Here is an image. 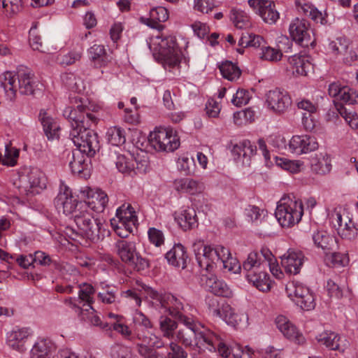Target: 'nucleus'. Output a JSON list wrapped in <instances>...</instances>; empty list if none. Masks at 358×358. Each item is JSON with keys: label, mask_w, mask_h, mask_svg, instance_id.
<instances>
[{"label": "nucleus", "mask_w": 358, "mask_h": 358, "mask_svg": "<svg viewBox=\"0 0 358 358\" xmlns=\"http://www.w3.org/2000/svg\"><path fill=\"white\" fill-rule=\"evenodd\" d=\"M316 339L320 344L325 345L330 350H343L341 348L342 338L335 332L325 331L317 336Z\"/></svg>", "instance_id": "obj_42"}, {"label": "nucleus", "mask_w": 358, "mask_h": 358, "mask_svg": "<svg viewBox=\"0 0 358 358\" xmlns=\"http://www.w3.org/2000/svg\"><path fill=\"white\" fill-rule=\"evenodd\" d=\"M309 289L308 286L296 280L289 281L285 285V293L294 305Z\"/></svg>", "instance_id": "obj_44"}, {"label": "nucleus", "mask_w": 358, "mask_h": 358, "mask_svg": "<svg viewBox=\"0 0 358 358\" xmlns=\"http://www.w3.org/2000/svg\"><path fill=\"white\" fill-rule=\"evenodd\" d=\"M93 210L89 209L87 204L80 203L79 208L73 216L77 226L78 231L74 233L73 229H67L66 234L72 239H76L77 234H80L92 241L99 239L104 236L105 229L100 220L96 219Z\"/></svg>", "instance_id": "obj_4"}, {"label": "nucleus", "mask_w": 358, "mask_h": 358, "mask_svg": "<svg viewBox=\"0 0 358 358\" xmlns=\"http://www.w3.org/2000/svg\"><path fill=\"white\" fill-rule=\"evenodd\" d=\"M94 293L95 289L90 284L83 283L79 286V300L83 303V306L92 305L94 302Z\"/></svg>", "instance_id": "obj_58"}, {"label": "nucleus", "mask_w": 358, "mask_h": 358, "mask_svg": "<svg viewBox=\"0 0 358 358\" xmlns=\"http://www.w3.org/2000/svg\"><path fill=\"white\" fill-rule=\"evenodd\" d=\"M208 313L213 317L219 318L227 325L238 330H245L249 325V316L245 312L235 313L231 306L215 297L206 299Z\"/></svg>", "instance_id": "obj_5"}, {"label": "nucleus", "mask_w": 358, "mask_h": 358, "mask_svg": "<svg viewBox=\"0 0 358 358\" xmlns=\"http://www.w3.org/2000/svg\"><path fill=\"white\" fill-rule=\"evenodd\" d=\"M188 258L185 247L180 244H175L166 254V259L169 263L176 267L184 268Z\"/></svg>", "instance_id": "obj_35"}, {"label": "nucleus", "mask_w": 358, "mask_h": 358, "mask_svg": "<svg viewBox=\"0 0 358 358\" xmlns=\"http://www.w3.org/2000/svg\"><path fill=\"white\" fill-rule=\"evenodd\" d=\"M32 336V331L28 327H15L6 334V344L12 350L24 352L27 343Z\"/></svg>", "instance_id": "obj_20"}, {"label": "nucleus", "mask_w": 358, "mask_h": 358, "mask_svg": "<svg viewBox=\"0 0 358 358\" xmlns=\"http://www.w3.org/2000/svg\"><path fill=\"white\" fill-rule=\"evenodd\" d=\"M69 166L75 174H80L88 166L87 157L85 153L74 151L72 160L69 162Z\"/></svg>", "instance_id": "obj_52"}, {"label": "nucleus", "mask_w": 358, "mask_h": 358, "mask_svg": "<svg viewBox=\"0 0 358 358\" xmlns=\"http://www.w3.org/2000/svg\"><path fill=\"white\" fill-rule=\"evenodd\" d=\"M303 215V203L294 196L284 195L277 203L275 216L283 228H291L297 224Z\"/></svg>", "instance_id": "obj_6"}, {"label": "nucleus", "mask_w": 358, "mask_h": 358, "mask_svg": "<svg viewBox=\"0 0 358 358\" xmlns=\"http://www.w3.org/2000/svg\"><path fill=\"white\" fill-rule=\"evenodd\" d=\"M108 143L114 146H120L126 141L125 131L118 127H110L106 133Z\"/></svg>", "instance_id": "obj_55"}, {"label": "nucleus", "mask_w": 358, "mask_h": 358, "mask_svg": "<svg viewBox=\"0 0 358 358\" xmlns=\"http://www.w3.org/2000/svg\"><path fill=\"white\" fill-rule=\"evenodd\" d=\"M179 322L185 326V328L180 329L177 331V340L185 346H191L192 345L193 340L194 339L195 345L199 349H202L203 345L199 343L200 340L199 337L201 334L206 332L208 329L198 331L197 322L193 315L189 317H184Z\"/></svg>", "instance_id": "obj_17"}, {"label": "nucleus", "mask_w": 358, "mask_h": 358, "mask_svg": "<svg viewBox=\"0 0 358 358\" xmlns=\"http://www.w3.org/2000/svg\"><path fill=\"white\" fill-rule=\"evenodd\" d=\"M282 52L278 47H271L269 45H262L260 48L259 56L262 60L278 62L282 57Z\"/></svg>", "instance_id": "obj_50"}, {"label": "nucleus", "mask_w": 358, "mask_h": 358, "mask_svg": "<svg viewBox=\"0 0 358 358\" xmlns=\"http://www.w3.org/2000/svg\"><path fill=\"white\" fill-rule=\"evenodd\" d=\"M305 261V256L302 252L294 249H289L281 257V265L288 274H298Z\"/></svg>", "instance_id": "obj_24"}, {"label": "nucleus", "mask_w": 358, "mask_h": 358, "mask_svg": "<svg viewBox=\"0 0 358 358\" xmlns=\"http://www.w3.org/2000/svg\"><path fill=\"white\" fill-rule=\"evenodd\" d=\"M19 71H6L0 76V83L8 99L13 100L17 92Z\"/></svg>", "instance_id": "obj_32"}, {"label": "nucleus", "mask_w": 358, "mask_h": 358, "mask_svg": "<svg viewBox=\"0 0 358 358\" xmlns=\"http://www.w3.org/2000/svg\"><path fill=\"white\" fill-rule=\"evenodd\" d=\"M288 68L294 77L308 76L313 69L311 58L307 55H294L288 58Z\"/></svg>", "instance_id": "obj_25"}, {"label": "nucleus", "mask_w": 358, "mask_h": 358, "mask_svg": "<svg viewBox=\"0 0 358 358\" xmlns=\"http://www.w3.org/2000/svg\"><path fill=\"white\" fill-rule=\"evenodd\" d=\"M43 85L40 83L29 70L19 71L17 91L23 94H34L37 90H42Z\"/></svg>", "instance_id": "obj_27"}, {"label": "nucleus", "mask_w": 358, "mask_h": 358, "mask_svg": "<svg viewBox=\"0 0 358 358\" xmlns=\"http://www.w3.org/2000/svg\"><path fill=\"white\" fill-rule=\"evenodd\" d=\"M266 104L273 113L281 114L291 106L292 99L285 90L275 88L266 94Z\"/></svg>", "instance_id": "obj_18"}, {"label": "nucleus", "mask_w": 358, "mask_h": 358, "mask_svg": "<svg viewBox=\"0 0 358 358\" xmlns=\"http://www.w3.org/2000/svg\"><path fill=\"white\" fill-rule=\"evenodd\" d=\"M137 287H132L121 292V296L122 298L128 299L132 303V305L135 307H140L141 306L142 299L141 296H144L147 300V293L145 287H150L145 284L140 283L138 281L136 282Z\"/></svg>", "instance_id": "obj_38"}, {"label": "nucleus", "mask_w": 358, "mask_h": 358, "mask_svg": "<svg viewBox=\"0 0 358 358\" xmlns=\"http://www.w3.org/2000/svg\"><path fill=\"white\" fill-rule=\"evenodd\" d=\"M245 215L248 221L257 225L267 215V212L264 209H261L256 206H248L245 209Z\"/></svg>", "instance_id": "obj_57"}, {"label": "nucleus", "mask_w": 358, "mask_h": 358, "mask_svg": "<svg viewBox=\"0 0 358 358\" xmlns=\"http://www.w3.org/2000/svg\"><path fill=\"white\" fill-rule=\"evenodd\" d=\"M193 251L199 266L206 272L218 268L222 258L227 255V248L221 245H208L199 240L193 244Z\"/></svg>", "instance_id": "obj_7"}, {"label": "nucleus", "mask_w": 358, "mask_h": 358, "mask_svg": "<svg viewBox=\"0 0 358 358\" xmlns=\"http://www.w3.org/2000/svg\"><path fill=\"white\" fill-rule=\"evenodd\" d=\"M110 356L112 358H134L130 348L119 344L111 347Z\"/></svg>", "instance_id": "obj_64"}, {"label": "nucleus", "mask_w": 358, "mask_h": 358, "mask_svg": "<svg viewBox=\"0 0 358 358\" xmlns=\"http://www.w3.org/2000/svg\"><path fill=\"white\" fill-rule=\"evenodd\" d=\"M138 222L136 211L129 203H124L116 210L115 216L110 220V225L116 234L127 238Z\"/></svg>", "instance_id": "obj_9"}, {"label": "nucleus", "mask_w": 358, "mask_h": 358, "mask_svg": "<svg viewBox=\"0 0 358 358\" xmlns=\"http://www.w3.org/2000/svg\"><path fill=\"white\" fill-rule=\"evenodd\" d=\"M83 53V48L82 45H77L67 53L59 55L57 57V62L61 65H72L81 59Z\"/></svg>", "instance_id": "obj_48"}, {"label": "nucleus", "mask_w": 358, "mask_h": 358, "mask_svg": "<svg viewBox=\"0 0 358 358\" xmlns=\"http://www.w3.org/2000/svg\"><path fill=\"white\" fill-rule=\"evenodd\" d=\"M38 119L43 126V131L48 140L58 139L60 126L58 120L53 117L49 110L41 109Z\"/></svg>", "instance_id": "obj_26"}, {"label": "nucleus", "mask_w": 358, "mask_h": 358, "mask_svg": "<svg viewBox=\"0 0 358 358\" xmlns=\"http://www.w3.org/2000/svg\"><path fill=\"white\" fill-rule=\"evenodd\" d=\"M275 165L291 173H299L304 169V162L300 159H289L285 157H274Z\"/></svg>", "instance_id": "obj_41"}, {"label": "nucleus", "mask_w": 358, "mask_h": 358, "mask_svg": "<svg viewBox=\"0 0 358 358\" xmlns=\"http://www.w3.org/2000/svg\"><path fill=\"white\" fill-rule=\"evenodd\" d=\"M201 284L215 295L223 297H230L232 295V292L226 282L218 279L210 271L201 274Z\"/></svg>", "instance_id": "obj_23"}, {"label": "nucleus", "mask_w": 358, "mask_h": 358, "mask_svg": "<svg viewBox=\"0 0 358 358\" xmlns=\"http://www.w3.org/2000/svg\"><path fill=\"white\" fill-rule=\"evenodd\" d=\"M80 203L73 194L71 189L63 181L60 182L59 192L54 200V204L58 212H62L66 216H73L79 208Z\"/></svg>", "instance_id": "obj_13"}, {"label": "nucleus", "mask_w": 358, "mask_h": 358, "mask_svg": "<svg viewBox=\"0 0 358 358\" xmlns=\"http://www.w3.org/2000/svg\"><path fill=\"white\" fill-rule=\"evenodd\" d=\"M277 329L287 339L294 343L302 345L306 339L303 334L297 327L285 316L278 315L275 320Z\"/></svg>", "instance_id": "obj_22"}, {"label": "nucleus", "mask_w": 358, "mask_h": 358, "mask_svg": "<svg viewBox=\"0 0 358 358\" xmlns=\"http://www.w3.org/2000/svg\"><path fill=\"white\" fill-rule=\"evenodd\" d=\"M56 349L48 338H38L30 350V358H50Z\"/></svg>", "instance_id": "obj_29"}, {"label": "nucleus", "mask_w": 358, "mask_h": 358, "mask_svg": "<svg viewBox=\"0 0 358 358\" xmlns=\"http://www.w3.org/2000/svg\"><path fill=\"white\" fill-rule=\"evenodd\" d=\"M317 138L310 134H295L289 140L287 145L288 151L296 156L308 155L319 148Z\"/></svg>", "instance_id": "obj_15"}, {"label": "nucleus", "mask_w": 358, "mask_h": 358, "mask_svg": "<svg viewBox=\"0 0 358 358\" xmlns=\"http://www.w3.org/2000/svg\"><path fill=\"white\" fill-rule=\"evenodd\" d=\"M19 155V149L12 146L11 144H6L3 155L0 152V164L6 166H14L17 163Z\"/></svg>", "instance_id": "obj_49"}, {"label": "nucleus", "mask_w": 358, "mask_h": 358, "mask_svg": "<svg viewBox=\"0 0 358 358\" xmlns=\"http://www.w3.org/2000/svg\"><path fill=\"white\" fill-rule=\"evenodd\" d=\"M289 31L293 41L299 45L303 47L315 45L313 30L306 20L299 17L294 18L289 24Z\"/></svg>", "instance_id": "obj_16"}, {"label": "nucleus", "mask_w": 358, "mask_h": 358, "mask_svg": "<svg viewBox=\"0 0 358 358\" xmlns=\"http://www.w3.org/2000/svg\"><path fill=\"white\" fill-rule=\"evenodd\" d=\"M219 69L222 76L230 81L236 80L241 74L239 67L230 61L222 62Z\"/></svg>", "instance_id": "obj_51"}, {"label": "nucleus", "mask_w": 358, "mask_h": 358, "mask_svg": "<svg viewBox=\"0 0 358 358\" xmlns=\"http://www.w3.org/2000/svg\"><path fill=\"white\" fill-rule=\"evenodd\" d=\"M255 276L246 277L249 282L252 283L257 289L261 292H266L271 290L273 281L271 279L269 275L262 269L254 273Z\"/></svg>", "instance_id": "obj_40"}, {"label": "nucleus", "mask_w": 358, "mask_h": 358, "mask_svg": "<svg viewBox=\"0 0 358 358\" xmlns=\"http://www.w3.org/2000/svg\"><path fill=\"white\" fill-rule=\"evenodd\" d=\"M148 141L155 150L159 152H173L180 146L176 131L169 127H156L150 132Z\"/></svg>", "instance_id": "obj_10"}, {"label": "nucleus", "mask_w": 358, "mask_h": 358, "mask_svg": "<svg viewBox=\"0 0 358 358\" xmlns=\"http://www.w3.org/2000/svg\"><path fill=\"white\" fill-rule=\"evenodd\" d=\"M262 255L266 262V266H268L273 276L277 279H282L284 273L272 252L267 248H262Z\"/></svg>", "instance_id": "obj_47"}, {"label": "nucleus", "mask_w": 358, "mask_h": 358, "mask_svg": "<svg viewBox=\"0 0 358 358\" xmlns=\"http://www.w3.org/2000/svg\"><path fill=\"white\" fill-rule=\"evenodd\" d=\"M147 43L154 58L166 71L175 76L180 74V63L186 59L178 47L175 36L158 30L147 40Z\"/></svg>", "instance_id": "obj_2"}, {"label": "nucleus", "mask_w": 358, "mask_h": 358, "mask_svg": "<svg viewBox=\"0 0 358 358\" xmlns=\"http://www.w3.org/2000/svg\"><path fill=\"white\" fill-rule=\"evenodd\" d=\"M173 188L180 194H189L196 195L203 191V187L199 182L188 178H181L173 181Z\"/></svg>", "instance_id": "obj_34"}, {"label": "nucleus", "mask_w": 358, "mask_h": 358, "mask_svg": "<svg viewBox=\"0 0 358 358\" xmlns=\"http://www.w3.org/2000/svg\"><path fill=\"white\" fill-rule=\"evenodd\" d=\"M116 168L123 174L132 175L136 170L143 171V164L138 163L134 157L130 155H117L115 162Z\"/></svg>", "instance_id": "obj_30"}, {"label": "nucleus", "mask_w": 358, "mask_h": 358, "mask_svg": "<svg viewBox=\"0 0 358 358\" xmlns=\"http://www.w3.org/2000/svg\"><path fill=\"white\" fill-rule=\"evenodd\" d=\"M263 256L262 252L259 254L257 252H250L247 259L243 263V271L245 277H254V273H256L266 268V262L262 259Z\"/></svg>", "instance_id": "obj_33"}, {"label": "nucleus", "mask_w": 358, "mask_h": 358, "mask_svg": "<svg viewBox=\"0 0 358 358\" xmlns=\"http://www.w3.org/2000/svg\"><path fill=\"white\" fill-rule=\"evenodd\" d=\"M315 246L324 252L331 250L335 244V238L325 230H316L312 234Z\"/></svg>", "instance_id": "obj_37"}, {"label": "nucleus", "mask_w": 358, "mask_h": 358, "mask_svg": "<svg viewBox=\"0 0 358 358\" xmlns=\"http://www.w3.org/2000/svg\"><path fill=\"white\" fill-rule=\"evenodd\" d=\"M297 8L304 15L309 17L317 23L324 24L327 22L326 14H323L310 3H298Z\"/></svg>", "instance_id": "obj_46"}, {"label": "nucleus", "mask_w": 358, "mask_h": 358, "mask_svg": "<svg viewBox=\"0 0 358 358\" xmlns=\"http://www.w3.org/2000/svg\"><path fill=\"white\" fill-rule=\"evenodd\" d=\"M264 39L262 36L259 35H255L252 34H243L241 37L238 43L241 46L243 47H260L262 43H263Z\"/></svg>", "instance_id": "obj_63"}, {"label": "nucleus", "mask_w": 358, "mask_h": 358, "mask_svg": "<svg viewBox=\"0 0 358 358\" xmlns=\"http://www.w3.org/2000/svg\"><path fill=\"white\" fill-rule=\"evenodd\" d=\"M257 147L248 140H245L234 145L231 152L234 157L240 159L241 158L248 162L250 157L256 154Z\"/></svg>", "instance_id": "obj_43"}, {"label": "nucleus", "mask_w": 358, "mask_h": 358, "mask_svg": "<svg viewBox=\"0 0 358 358\" xmlns=\"http://www.w3.org/2000/svg\"><path fill=\"white\" fill-rule=\"evenodd\" d=\"M173 218L178 227L183 231L190 230L197 225L196 210L189 206L182 207L175 211Z\"/></svg>", "instance_id": "obj_28"}, {"label": "nucleus", "mask_w": 358, "mask_h": 358, "mask_svg": "<svg viewBox=\"0 0 358 358\" xmlns=\"http://www.w3.org/2000/svg\"><path fill=\"white\" fill-rule=\"evenodd\" d=\"M199 338V343L203 345L202 349L217 352L222 358H228L231 354L234 355V347L229 346L220 335L210 330L201 334Z\"/></svg>", "instance_id": "obj_14"}, {"label": "nucleus", "mask_w": 358, "mask_h": 358, "mask_svg": "<svg viewBox=\"0 0 358 358\" xmlns=\"http://www.w3.org/2000/svg\"><path fill=\"white\" fill-rule=\"evenodd\" d=\"M330 220L341 238L351 241L357 237L358 227L348 212L334 211L331 214Z\"/></svg>", "instance_id": "obj_12"}, {"label": "nucleus", "mask_w": 358, "mask_h": 358, "mask_svg": "<svg viewBox=\"0 0 358 358\" xmlns=\"http://www.w3.org/2000/svg\"><path fill=\"white\" fill-rule=\"evenodd\" d=\"M178 327V323L171 318L162 315L159 317V329L163 336L167 338H173L175 330Z\"/></svg>", "instance_id": "obj_59"}, {"label": "nucleus", "mask_w": 358, "mask_h": 358, "mask_svg": "<svg viewBox=\"0 0 358 358\" xmlns=\"http://www.w3.org/2000/svg\"><path fill=\"white\" fill-rule=\"evenodd\" d=\"M176 165L178 170L186 176L194 173L196 165L192 157H189L187 155L180 156L176 161Z\"/></svg>", "instance_id": "obj_54"}, {"label": "nucleus", "mask_w": 358, "mask_h": 358, "mask_svg": "<svg viewBox=\"0 0 358 358\" xmlns=\"http://www.w3.org/2000/svg\"><path fill=\"white\" fill-rule=\"evenodd\" d=\"M115 248L121 261L127 266L138 271L149 267L148 261L142 257L137 251L136 244L134 241L118 240L115 244Z\"/></svg>", "instance_id": "obj_11"}, {"label": "nucleus", "mask_w": 358, "mask_h": 358, "mask_svg": "<svg viewBox=\"0 0 358 358\" xmlns=\"http://www.w3.org/2000/svg\"><path fill=\"white\" fill-rule=\"evenodd\" d=\"M101 107L87 98L80 96L71 97L63 115L71 124L69 136L77 152L92 157L99 150L98 136L90 129L98 122V117L92 113L99 110Z\"/></svg>", "instance_id": "obj_1"}, {"label": "nucleus", "mask_w": 358, "mask_h": 358, "mask_svg": "<svg viewBox=\"0 0 358 358\" xmlns=\"http://www.w3.org/2000/svg\"><path fill=\"white\" fill-rule=\"evenodd\" d=\"M147 293V301L155 309H164L171 316L182 320L184 317L192 316L188 311L192 310L188 304H185L182 297L171 293H159L152 287H145Z\"/></svg>", "instance_id": "obj_3"}, {"label": "nucleus", "mask_w": 358, "mask_h": 358, "mask_svg": "<svg viewBox=\"0 0 358 358\" xmlns=\"http://www.w3.org/2000/svg\"><path fill=\"white\" fill-rule=\"evenodd\" d=\"M62 80L70 90L78 93H80L85 89L83 82L71 73L62 74Z\"/></svg>", "instance_id": "obj_60"}, {"label": "nucleus", "mask_w": 358, "mask_h": 358, "mask_svg": "<svg viewBox=\"0 0 358 358\" xmlns=\"http://www.w3.org/2000/svg\"><path fill=\"white\" fill-rule=\"evenodd\" d=\"M218 268L230 271L234 273H238L241 270V264L238 261L231 257L229 250L227 248V255H225L219 266Z\"/></svg>", "instance_id": "obj_61"}, {"label": "nucleus", "mask_w": 358, "mask_h": 358, "mask_svg": "<svg viewBox=\"0 0 358 358\" xmlns=\"http://www.w3.org/2000/svg\"><path fill=\"white\" fill-rule=\"evenodd\" d=\"M249 6L258 14L263 21L268 24H274L280 18V13L275 5L269 0H248Z\"/></svg>", "instance_id": "obj_19"}, {"label": "nucleus", "mask_w": 358, "mask_h": 358, "mask_svg": "<svg viewBox=\"0 0 358 358\" xmlns=\"http://www.w3.org/2000/svg\"><path fill=\"white\" fill-rule=\"evenodd\" d=\"M229 18L237 29H244L251 26L249 15L237 7L231 9Z\"/></svg>", "instance_id": "obj_45"}, {"label": "nucleus", "mask_w": 358, "mask_h": 358, "mask_svg": "<svg viewBox=\"0 0 358 358\" xmlns=\"http://www.w3.org/2000/svg\"><path fill=\"white\" fill-rule=\"evenodd\" d=\"M87 53L90 61L95 68L106 66L111 58L103 45L94 44L89 48Z\"/></svg>", "instance_id": "obj_31"}, {"label": "nucleus", "mask_w": 358, "mask_h": 358, "mask_svg": "<svg viewBox=\"0 0 358 358\" xmlns=\"http://www.w3.org/2000/svg\"><path fill=\"white\" fill-rule=\"evenodd\" d=\"M295 305L304 311L313 310L316 306L315 294L310 289L299 300H297Z\"/></svg>", "instance_id": "obj_62"}, {"label": "nucleus", "mask_w": 358, "mask_h": 358, "mask_svg": "<svg viewBox=\"0 0 358 358\" xmlns=\"http://www.w3.org/2000/svg\"><path fill=\"white\" fill-rule=\"evenodd\" d=\"M80 193L82 197L87 200L83 204H87L89 209L94 212L103 211L108 202L107 194L99 189L84 187L80 189Z\"/></svg>", "instance_id": "obj_21"}, {"label": "nucleus", "mask_w": 358, "mask_h": 358, "mask_svg": "<svg viewBox=\"0 0 358 358\" xmlns=\"http://www.w3.org/2000/svg\"><path fill=\"white\" fill-rule=\"evenodd\" d=\"M331 158L326 153L316 154L311 159V169L317 174L326 175L331 171Z\"/></svg>", "instance_id": "obj_39"}, {"label": "nucleus", "mask_w": 358, "mask_h": 358, "mask_svg": "<svg viewBox=\"0 0 358 358\" xmlns=\"http://www.w3.org/2000/svg\"><path fill=\"white\" fill-rule=\"evenodd\" d=\"M13 185L27 194H38L46 187L44 173L37 168L22 167L13 176Z\"/></svg>", "instance_id": "obj_8"}, {"label": "nucleus", "mask_w": 358, "mask_h": 358, "mask_svg": "<svg viewBox=\"0 0 358 358\" xmlns=\"http://www.w3.org/2000/svg\"><path fill=\"white\" fill-rule=\"evenodd\" d=\"M99 287L102 291L99 292L97 296L102 303L111 304L115 301L117 290L115 287L105 282H101Z\"/></svg>", "instance_id": "obj_53"}, {"label": "nucleus", "mask_w": 358, "mask_h": 358, "mask_svg": "<svg viewBox=\"0 0 358 358\" xmlns=\"http://www.w3.org/2000/svg\"><path fill=\"white\" fill-rule=\"evenodd\" d=\"M169 18L168 10L162 6L154 8L150 11V17L144 18L142 21L148 26L161 30L164 28V26L159 22H164Z\"/></svg>", "instance_id": "obj_36"}, {"label": "nucleus", "mask_w": 358, "mask_h": 358, "mask_svg": "<svg viewBox=\"0 0 358 358\" xmlns=\"http://www.w3.org/2000/svg\"><path fill=\"white\" fill-rule=\"evenodd\" d=\"M349 45V41L345 38L338 37L334 41H329L328 50L336 56H344L348 52Z\"/></svg>", "instance_id": "obj_56"}]
</instances>
